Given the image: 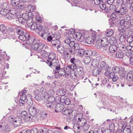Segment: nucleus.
<instances>
[{
    "label": "nucleus",
    "instance_id": "nucleus-1",
    "mask_svg": "<svg viewBox=\"0 0 133 133\" xmlns=\"http://www.w3.org/2000/svg\"><path fill=\"white\" fill-rule=\"evenodd\" d=\"M57 50L60 54L64 53V57L67 59H69L71 57V55L75 53V51L72 48H65L61 45H58Z\"/></svg>",
    "mask_w": 133,
    "mask_h": 133
},
{
    "label": "nucleus",
    "instance_id": "nucleus-2",
    "mask_svg": "<svg viewBox=\"0 0 133 133\" xmlns=\"http://www.w3.org/2000/svg\"><path fill=\"white\" fill-rule=\"evenodd\" d=\"M51 98H49V101L47 100L45 103V105L48 109L52 110L54 109L55 106V104L61 103L62 97L56 96L55 98L51 97Z\"/></svg>",
    "mask_w": 133,
    "mask_h": 133
},
{
    "label": "nucleus",
    "instance_id": "nucleus-3",
    "mask_svg": "<svg viewBox=\"0 0 133 133\" xmlns=\"http://www.w3.org/2000/svg\"><path fill=\"white\" fill-rule=\"evenodd\" d=\"M123 120L121 117H117L112 120L110 123L109 124V127L110 130L114 131L115 128L117 126L120 127L122 123H123Z\"/></svg>",
    "mask_w": 133,
    "mask_h": 133
},
{
    "label": "nucleus",
    "instance_id": "nucleus-4",
    "mask_svg": "<svg viewBox=\"0 0 133 133\" xmlns=\"http://www.w3.org/2000/svg\"><path fill=\"white\" fill-rule=\"evenodd\" d=\"M16 32L19 36L18 38L22 41H24L26 37L29 36L28 33H24L23 29L20 26H16L15 28Z\"/></svg>",
    "mask_w": 133,
    "mask_h": 133
},
{
    "label": "nucleus",
    "instance_id": "nucleus-5",
    "mask_svg": "<svg viewBox=\"0 0 133 133\" xmlns=\"http://www.w3.org/2000/svg\"><path fill=\"white\" fill-rule=\"evenodd\" d=\"M44 45L42 43H40L38 41H37L35 45H31V49L32 50H36L39 53L43 50L42 49L44 47Z\"/></svg>",
    "mask_w": 133,
    "mask_h": 133
},
{
    "label": "nucleus",
    "instance_id": "nucleus-6",
    "mask_svg": "<svg viewBox=\"0 0 133 133\" xmlns=\"http://www.w3.org/2000/svg\"><path fill=\"white\" fill-rule=\"evenodd\" d=\"M33 14L31 12L28 13H25L22 14V16L19 17L18 21L19 23L21 24H24L26 23V21L29 18L30 16H31Z\"/></svg>",
    "mask_w": 133,
    "mask_h": 133
},
{
    "label": "nucleus",
    "instance_id": "nucleus-7",
    "mask_svg": "<svg viewBox=\"0 0 133 133\" xmlns=\"http://www.w3.org/2000/svg\"><path fill=\"white\" fill-rule=\"evenodd\" d=\"M29 111L30 115L31 117V119H33L34 120H37V116L36 115V113L38 112L39 110H37L35 106H32L30 107Z\"/></svg>",
    "mask_w": 133,
    "mask_h": 133
},
{
    "label": "nucleus",
    "instance_id": "nucleus-8",
    "mask_svg": "<svg viewBox=\"0 0 133 133\" xmlns=\"http://www.w3.org/2000/svg\"><path fill=\"white\" fill-rule=\"evenodd\" d=\"M77 121H78V123L82 121L83 122L82 123H84V124L83 125L81 126L82 129L84 131H86L89 128L90 125L88 124L87 123L85 119L84 118H81L80 117H78Z\"/></svg>",
    "mask_w": 133,
    "mask_h": 133
},
{
    "label": "nucleus",
    "instance_id": "nucleus-9",
    "mask_svg": "<svg viewBox=\"0 0 133 133\" xmlns=\"http://www.w3.org/2000/svg\"><path fill=\"white\" fill-rule=\"evenodd\" d=\"M84 72L83 68L80 66L77 65L75 67L74 72V76H78V75H83Z\"/></svg>",
    "mask_w": 133,
    "mask_h": 133
},
{
    "label": "nucleus",
    "instance_id": "nucleus-10",
    "mask_svg": "<svg viewBox=\"0 0 133 133\" xmlns=\"http://www.w3.org/2000/svg\"><path fill=\"white\" fill-rule=\"evenodd\" d=\"M55 72L56 73H58L59 76H67L66 75L65 70L63 68H61L60 66H59L56 68Z\"/></svg>",
    "mask_w": 133,
    "mask_h": 133
},
{
    "label": "nucleus",
    "instance_id": "nucleus-11",
    "mask_svg": "<svg viewBox=\"0 0 133 133\" xmlns=\"http://www.w3.org/2000/svg\"><path fill=\"white\" fill-rule=\"evenodd\" d=\"M21 118H22L25 122H29L31 121V117L28 115L27 112L25 111H22L21 113Z\"/></svg>",
    "mask_w": 133,
    "mask_h": 133
},
{
    "label": "nucleus",
    "instance_id": "nucleus-12",
    "mask_svg": "<svg viewBox=\"0 0 133 133\" xmlns=\"http://www.w3.org/2000/svg\"><path fill=\"white\" fill-rule=\"evenodd\" d=\"M25 41L26 43L28 45L32 44V45H35L37 41L35 40L34 37H31L29 35V36L26 37V39Z\"/></svg>",
    "mask_w": 133,
    "mask_h": 133
},
{
    "label": "nucleus",
    "instance_id": "nucleus-13",
    "mask_svg": "<svg viewBox=\"0 0 133 133\" xmlns=\"http://www.w3.org/2000/svg\"><path fill=\"white\" fill-rule=\"evenodd\" d=\"M8 12L11 13L13 16H14V17L15 18H18L21 15V14L19 11L13 8H10L8 11Z\"/></svg>",
    "mask_w": 133,
    "mask_h": 133
},
{
    "label": "nucleus",
    "instance_id": "nucleus-14",
    "mask_svg": "<svg viewBox=\"0 0 133 133\" xmlns=\"http://www.w3.org/2000/svg\"><path fill=\"white\" fill-rule=\"evenodd\" d=\"M123 123L121 125V130L123 133H133V132L131 130V128L129 127L124 126Z\"/></svg>",
    "mask_w": 133,
    "mask_h": 133
},
{
    "label": "nucleus",
    "instance_id": "nucleus-15",
    "mask_svg": "<svg viewBox=\"0 0 133 133\" xmlns=\"http://www.w3.org/2000/svg\"><path fill=\"white\" fill-rule=\"evenodd\" d=\"M129 7L127 5L122 4L119 9L120 11V15H123L127 14L128 12L127 8Z\"/></svg>",
    "mask_w": 133,
    "mask_h": 133
},
{
    "label": "nucleus",
    "instance_id": "nucleus-16",
    "mask_svg": "<svg viewBox=\"0 0 133 133\" xmlns=\"http://www.w3.org/2000/svg\"><path fill=\"white\" fill-rule=\"evenodd\" d=\"M99 67L101 68V70H105L111 69V67L107 64L105 62L102 61L99 63Z\"/></svg>",
    "mask_w": 133,
    "mask_h": 133
},
{
    "label": "nucleus",
    "instance_id": "nucleus-17",
    "mask_svg": "<svg viewBox=\"0 0 133 133\" xmlns=\"http://www.w3.org/2000/svg\"><path fill=\"white\" fill-rule=\"evenodd\" d=\"M64 105L61 103L55 104V106L54 107L55 112H56L61 111L64 108Z\"/></svg>",
    "mask_w": 133,
    "mask_h": 133
},
{
    "label": "nucleus",
    "instance_id": "nucleus-18",
    "mask_svg": "<svg viewBox=\"0 0 133 133\" xmlns=\"http://www.w3.org/2000/svg\"><path fill=\"white\" fill-rule=\"evenodd\" d=\"M73 36L76 40L81 42L83 41L84 38V37L82 36L81 33L79 32L76 33Z\"/></svg>",
    "mask_w": 133,
    "mask_h": 133
},
{
    "label": "nucleus",
    "instance_id": "nucleus-19",
    "mask_svg": "<svg viewBox=\"0 0 133 133\" xmlns=\"http://www.w3.org/2000/svg\"><path fill=\"white\" fill-rule=\"evenodd\" d=\"M39 92V90H35L34 91V94L35 96V99L38 101H40L42 100L43 98V96H41L39 94L38 95V93Z\"/></svg>",
    "mask_w": 133,
    "mask_h": 133
},
{
    "label": "nucleus",
    "instance_id": "nucleus-20",
    "mask_svg": "<svg viewBox=\"0 0 133 133\" xmlns=\"http://www.w3.org/2000/svg\"><path fill=\"white\" fill-rule=\"evenodd\" d=\"M70 62L72 63L71 64L75 67L81 63L80 61L75 59L74 57L71 58Z\"/></svg>",
    "mask_w": 133,
    "mask_h": 133
},
{
    "label": "nucleus",
    "instance_id": "nucleus-21",
    "mask_svg": "<svg viewBox=\"0 0 133 133\" xmlns=\"http://www.w3.org/2000/svg\"><path fill=\"white\" fill-rule=\"evenodd\" d=\"M67 91L66 89L63 88L58 89L56 92L57 95L59 96H63L66 93Z\"/></svg>",
    "mask_w": 133,
    "mask_h": 133
},
{
    "label": "nucleus",
    "instance_id": "nucleus-22",
    "mask_svg": "<svg viewBox=\"0 0 133 133\" xmlns=\"http://www.w3.org/2000/svg\"><path fill=\"white\" fill-rule=\"evenodd\" d=\"M9 119L10 120L11 122L12 123L15 127H17L20 124H17V122L16 121L15 118L13 116H10L9 117Z\"/></svg>",
    "mask_w": 133,
    "mask_h": 133
},
{
    "label": "nucleus",
    "instance_id": "nucleus-23",
    "mask_svg": "<svg viewBox=\"0 0 133 133\" xmlns=\"http://www.w3.org/2000/svg\"><path fill=\"white\" fill-rule=\"evenodd\" d=\"M101 68L98 66L94 68L92 70V74L95 76H96L98 75L101 72Z\"/></svg>",
    "mask_w": 133,
    "mask_h": 133
},
{
    "label": "nucleus",
    "instance_id": "nucleus-24",
    "mask_svg": "<svg viewBox=\"0 0 133 133\" xmlns=\"http://www.w3.org/2000/svg\"><path fill=\"white\" fill-rule=\"evenodd\" d=\"M40 91L41 94L43 96L44 102L45 104L46 102V89L43 88H42L40 89Z\"/></svg>",
    "mask_w": 133,
    "mask_h": 133
},
{
    "label": "nucleus",
    "instance_id": "nucleus-25",
    "mask_svg": "<svg viewBox=\"0 0 133 133\" xmlns=\"http://www.w3.org/2000/svg\"><path fill=\"white\" fill-rule=\"evenodd\" d=\"M52 56L53 58H52V60H51L52 66H55L56 68L58 66H60V64L59 63L58 60L55 58V57L53 55Z\"/></svg>",
    "mask_w": 133,
    "mask_h": 133
},
{
    "label": "nucleus",
    "instance_id": "nucleus-26",
    "mask_svg": "<svg viewBox=\"0 0 133 133\" xmlns=\"http://www.w3.org/2000/svg\"><path fill=\"white\" fill-rule=\"evenodd\" d=\"M97 55V53L96 51L92 52L91 50H87L85 51V56H90L92 55L93 56L96 55Z\"/></svg>",
    "mask_w": 133,
    "mask_h": 133
},
{
    "label": "nucleus",
    "instance_id": "nucleus-27",
    "mask_svg": "<svg viewBox=\"0 0 133 133\" xmlns=\"http://www.w3.org/2000/svg\"><path fill=\"white\" fill-rule=\"evenodd\" d=\"M117 45L118 49L121 51H125L127 49V47L121 43H118Z\"/></svg>",
    "mask_w": 133,
    "mask_h": 133
},
{
    "label": "nucleus",
    "instance_id": "nucleus-28",
    "mask_svg": "<svg viewBox=\"0 0 133 133\" xmlns=\"http://www.w3.org/2000/svg\"><path fill=\"white\" fill-rule=\"evenodd\" d=\"M55 93L53 89H50L49 90L48 92V96H46V102L47 100L49 101V98H51V97H54V96H53Z\"/></svg>",
    "mask_w": 133,
    "mask_h": 133
},
{
    "label": "nucleus",
    "instance_id": "nucleus-29",
    "mask_svg": "<svg viewBox=\"0 0 133 133\" xmlns=\"http://www.w3.org/2000/svg\"><path fill=\"white\" fill-rule=\"evenodd\" d=\"M61 103L65 104L66 105L69 104L70 103V100L68 98L66 97H62Z\"/></svg>",
    "mask_w": 133,
    "mask_h": 133
},
{
    "label": "nucleus",
    "instance_id": "nucleus-30",
    "mask_svg": "<svg viewBox=\"0 0 133 133\" xmlns=\"http://www.w3.org/2000/svg\"><path fill=\"white\" fill-rule=\"evenodd\" d=\"M117 45H111L109 46V50L111 53H114L117 51Z\"/></svg>",
    "mask_w": 133,
    "mask_h": 133
},
{
    "label": "nucleus",
    "instance_id": "nucleus-31",
    "mask_svg": "<svg viewBox=\"0 0 133 133\" xmlns=\"http://www.w3.org/2000/svg\"><path fill=\"white\" fill-rule=\"evenodd\" d=\"M34 17L33 15L31 16H30L29 18L26 21V23L27 25L28 26H30L32 24L34 23L33 22V18Z\"/></svg>",
    "mask_w": 133,
    "mask_h": 133
},
{
    "label": "nucleus",
    "instance_id": "nucleus-32",
    "mask_svg": "<svg viewBox=\"0 0 133 133\" xmlns=\"http://www.w3.org/2000/svg\"><path fill=\"white\" fill-rule=\"evenodd\" d=\"M95 37L92 36H89L86 39L85 42L88 44H91L95 41Z\"/></svg>",
    "mask_w": 133,
    "mask_h": 133
},
{
    "label": "nucleus",
    "instance_id": "nucleus-33",
    "mask_svg": "<svg viewBox=\"0 0 133 133\" xmlns=\"http://www.w3.org/2000/svg\"><path fill=\"white\" fill-rule=\"evenodd\" d=\"M64 42L70 47L69 48H73V45L75 43L73 41H71L69 39H66L64 40Z\"/></svg>",
    "mask_w": 133,
    "mask_h": 133
},
{
    "label": "nucleus",
    "instance_id": "nucleus-34",
    "mask_svg": "<svg viewBox=\"0 0 133 133\" xmlns=\"http://www.w3.org/2000/svg\"><path fill=\"white\" fill-rule=\"evenodd\" d=\"M100 62L99 60L97 59H94L92 61L91 63V65L93 67H96L98 66H99V63Z\"/></svg>",
    "mask_w": 133,
    "mask_h": 133
},
{
    "label": "nucleus",
    "instance_id": "nucleus-35",
    "mask_svg": "<svg viewBox=\"0 0 133 133\" xmlns=\"http://www.w3.org/2000/svg\"><path fill=\"white\" fill-rule=\"evenodd\" d=\"M8 28L4 25L1 24L0 25V30L3 34H5L7 31Z\"/></svg>",
    "mask_w": 133,
    "mask_h": 133
},
{
    "label": "nucleus",
    "instance_id": "nucleus-36",
    "mask_svg": "<svg viewBox=\"0 0 133 133\" xmlns=\"http://www.w3.org/2000/svg\"><path fill=\"white\" fill-rule=\"evenodd\" d=\"M132 26H133V18L128 22L127 24L126 25H124V28L128 29L130 28Z\"/></svg>",
    "mask_w": 133,
    "mask_h": 133
},
{
    "label": "nucleus",
    "instance_id": "nucleus-37",
    "mask_svg": "<svg viewBox=\"0 0 133 133\" xmlns=\"http://www.w3.org/2000/svg\"><path fill=\"white\" fill-rule=\"evenodd\" d=\"M114 33L113 30L109 29L107 30V32L105 35L107 37H110L112 36Z\"/></svg>",
    "mask_w": 133,
    "mask_h": 133
},
{
    "label": "nucleus",
    "instance_id": "nucleus-38",
    "mask_svg": "<svg viewBox=\"0 0 133 133\" xmlns=\"http://www.w3.org/2000/svg\"><path fill=\"white\" fill-rule=\"evenodd\" d=\"M20 1V0H11V4L12 6H16L18 5V7H19Z\"/></svg>",
    "mask_w": 133,
    "mask_h": 133
},
{
    "label": "nucleus",
    "instance_id": "nucleus-39",
    "mask_svg": "<svg viewBox=\"0 0 133 133\" xmlns=\"http://www.w3.org/2000/svg\"><path fill=\"white\" fill-rule=\"evenodd\" d=\"M124 55V53L122 52L118 51L116 54V57L119 59H122Z\"/></svg>",
    "mask_w": 133,
    "mask_h": 133
},
{
    "label": "nucleus",
    "instance_id": "nucleus-40",
    "mask_svg": "<svg viewBox=\"0 0 133 133\" xmlns=\"http://www.w3.org/2000/svg\"><path fill=\"white\" fill-rule=\"evenodd\" d=\"M112 71L113 72L112 73H114V74L115 73L117 74L120 72V69L118 67L115 66L112 68Z\"/></svg>",
    "mask_w": 133,
    "mask_h": 133
},
{
    "label": "nucleus",
    "instance_id": "nucleus-41",
    "mask_svg": "<svg viewBox=\"0 0 133 133\" xmlns=\"http://www.w3.org/2000/svg\"><path fill=\"white\" fill-rule=\"evenodd\" d=\"M117 40L116 38L114 37H111L109 41V44L111 45H115L116 43Z\"/></svg>",
    "mask_w": 133,
    "mask_h": 133
},
{
    "label": "nucleus",
    "instance_id": "nucleus-42",
    "mask_svg": "<svg viewBox=\"0 0 133 133\" xmlns=\"http://www.w3.org/2000/svg\"><path fill=\"white\" fill-rule=\"evenodd\" d=\"M52 45L54 47H56V46L59 45L60 41L58 40L55 39L52 40L51 42Z\"/></svg>",
    "mask_w": 133,
    "mask_h": 133
},
{
    "label": "nucleus",
    "instance_id": "nucleus-43",
    "mask_svg": "<svg viewBox=\"0 0 133 133\" xmlns=\"http://www.w3.org/2000/svg\"><path fill=\"white\" fill-rule=\"evenodd\" d=\"M105 2L104 1H102L101 3L99 4V8L102 10H105L106 8V5L105 3Z\"/></svg>",
    "mask_w": 133,
    "mask_h": 133
},
{
    "label": "nucleus",
    "instance_id": "nucleus-44",
    "mask_svg": "<svg viewBox=\"0 0 133 133\" xmlns=\"http://www.w3.org/2000/svg\"><path fill=\"white\" fill-rule=\"evenodd\" d=\"M65 68V70L66 73V76H67L70 74L71 76L73 77L74 76V73H71V71L70 70V69L69 68H67V67H66V66Z\"/></svg>",
    "mask_w": 133,
    "mask_h": 133
},
{
    "label": "nucleus",
    "instance_id": "nucleus-45",
    "mask_svg": "<svg viewBox=\"0 0 133 133\" xmlns=\"http://www.w3.org/2000/svg\"><path fill=\"white\" fill-rule=\"evenodd\" d=\"M111 75V76H110V78H111L112 79V80L113 81H116L118 78V76L117 75H116L114 73H112Z\"/></svg>",
    "mask_w": 133,
    "mask_h": 133
},
{
    "label": "nucleus",
    "instance_id": "nucleus-46",
    "mask_svg": "<svg viewBox=\"0 0 133 133\" xmlns=\"http://www.w3.org/2000/svg\"><path fill=\"white\" fill-rule=\"evenodd\" d=\"M83 61L85 64H88L90 62L91 58L89 56H85V57L84 58Z\"/></svg>",
    "mask_w": 133,
    "mask_h": 133
},
{
    "label": "nucleus",
    "instance_id": "nucleus-47",
    "mask_svg": "<svg viewBox=\"0 0 133 133\" xmlns=\"http://www.w3.org/2000/svg\"><path fill=\"white\" fill-rule=\"evenodd\" d=\"M85 50L82 49H79L78 52V54L80 56H85Z\"/></svg>",
    "mask_w": 133,
    "mask_h": 133
},
{
    "label": "nucleus",
    "instance_id": "nucleus-48",
    "mask_svg": "<svg viewBox=\"0 0 133 133\" xmlns=\"http://www.w3.org/2000/svg\"><path fill=\"white\" fill-rule=\"evenodd\" d=\"M132 72H129L128 73H127V75L126 77V79L128 81H132L133 74H131Z\"/></svg>",
    "mask_w": 133,
    "mask_h": 133
},
{
    "label": "nucleus",
    "instance_id": "nucleus-49",
    "mask_svg": "<svg viewBox=\"0 0 133 133\" xmlns=\"http://www.w3.org/2000/svg\"><path fill=\"white\" fill-rule=\"evenodd\" d=\"M111 69L105 70V72L104 73V75L107 76H109L110 77V76H111L112 72L111 70Z\"/></svg>",
    "mask_w": 133,
    "mask_h": 133
},
{
    "label": "nucleus",
    "instance_id": "nucleus-50",
    "mask_svg": "<svg viewBox=\"0 0 133 133\" xmlns=\"http://www.w3.org/2000/svg\"><path fill=\"white\" fill-rule=\"evenodd\" d=\"M41 55H42L44 57L46 58L49 55V53H47L44 50H42L41 52H39Z\"/></svg>",
    "mask_w": 133,
    "mask_h": 133
},
{
    "label": "nucleus",
    "instance_id": "nucleus-51",
    "mask_svg": "<svg viewBox=\"0 0 133 133\" xmlns=\"http://www.w3.org/2000/svg\"><path fill=\"white\" fill-rule=\"evenodd\" d=\"M5 16L8 19H11L15 18L14 17V16L12 15L11 13H9V12H8V13L6 14Z\"/></svg>",
    "mask_w": 133,
    "mask_h": 133
},
{
    "label": "nucleus",
    "instance_id": "nucleus-52",
    "mask_svg": "<svg viewBox=\"0 0 133 133\" xmlns=\"http://www.w3.org/2000/svg\"><path fill=\"white\" fill-rule=\"evenodd\" d=\"M18 124H20L22 123V118L20 116H17L15 117Z\"/></svg>",
    "mask_w": 133,
    "mask_h": 133
},
{
    "label": "nucleus",
    "instance_id": "nucleus-53",
    "mask_svg": "<svg viewBox=\"0 0 133 133\" xmlns=\"http://www.w3.org/2000/svg\"><path fill=\"white\" fill-rule=\"evenodd\" d=\"M72 48L73 49L74 51L75 50H79L80 49L79 44L77 43L75 44L74 43L73 45V48Z\"/></svg>",
    "mask_w": 133,
    "mask_h": 133
},
{
    "label": "nucleus",
    "instance_id": "nucleus-54",
    "mask_svg": "<svg viewBox=\"0 0 133 133\" xmlns=\"http://www.w3.org/2000/svg\"><path fill=\"white\" fill-rule=\"evenodd\" d=\"M38 23L34 22L33 24H32L30 26L31 27V28L32 30H35L37 27V25Z\"/></svg>",
    "mask_w": 133,
    "mask_h": 133
},
{
    "label": "nucleus",
    "instance_id": "nucleus-55",
    "mask_svg": "<svg viewBox=\"0 0 133 133\" xmlns=\"http://www.w3.org/2000/svg\"><path fill=\"white\" fill-rule=\"evenodd\" d=\"M132 3H133V0H126L125 3L123 4H126L129 7Z\"/></svg>",
    "mask_w": 133,
    "mask_h": 133
},
{
    "label": "nucleus",
    "instance_id": "nucleus-56",
    "mask_svg": "<svg viewBox=\"0 0 133 133\" xmlns=\"http://www.w3.org/2000/svg\"><path fill=\"white\" fill-rule=\"evenodd\" d=\"M43 28V26L40 25L39 23H38L37 25V27L35 30L41 31Z\"/></svg>",
    "mask_w": 133,
    "mask_h": 133
},
{
    "label": "nucleus",
    "instance_id": "nucleus-57",
    "mask_svg": "<svg viewBox=\"0 0 133 133\" xmlns=\"http://www.w3.org/2000/svg\"><path fill=\"white\" fill-rule=\"evenodd\" d=\"M114 8V11H115L114 13H116V14L117 13H119V14H120V10H118L116 8V7L114 5H112V6H110V9H111V8Z\"/></svg>",
    "mask_w": 133,
    "mask_h": 133
},
{
    "label": "nucleus",
    "instance_id": "nucleus-58",
    "mask_svg": "<svg viewBox=\"0 0 133 133\" xmlns=\"http://www.w3.org/2000/svg\"><path fill=\"white\" fill-rule=\"evenodd\" d=\"M77 111L75 110H73L71 111V112L70 114L74 117V118L77 115Z\"/></svg>",
    "mask_w": 133,
    "mask_h": 133
},
{
    "label": "nucleus",
    "instance_id": "nucleus-59",
    "mask_svg": "<svg viewBox=\"0 0 133 133\" xmlns=\"http://www.w3.org/2000/svg\"><path fill=\"white\" fill-rule=\"evenodd\" d=\"M133 41V35H132L129 36L127 39V41L130 44V43Z\"/></svg>",
    "mask_w": 133,
    "mask_h": 133
},
{
    "label": "nucleus",
    "instance_id": "nucleus-60",
    "mask_svg": "<svg viewBox=\"0 0 133 133\" xmlns=\"http://www.w3.org/2000/svg\"><path fill=\"white\" fill-rule=\"evenodd\" d=\"M126 37L124 35H122L120 37L119 40L122 43L124 42L125 40Z\"/></svg>",
    "mask_w": 133,
    "mask_h": 133
},
{
    "label": "nucleus",
    "instance_id": "nucleus-61",
    "mask_svg": "<svg viewBox=\"0 0 133 133\" xmlns=\"http://www.w3.org/2000/svg\"><path fill=\"white\" fill-rule=\"evenodd\" d=\"M124 19L126 21V23L124 25H126L127 24L128 22H129L131 20V17L129 15H127L125 16V19Z\"/></svg>",
    "mask_w": 133,
    "mask_h": 133
},
{
    "label": "nucleus",
    "instance_id": "nucleus-62",
    "mask_svg": "<svg viewBox=\"0 0 133 133\" xmlns=\"http://www.w3.org/2000/svg\"><path fill=\"white\" fill-rule=\"evenodd\" d=\"M71 110L69 109L64 110L62 112L63 114L64 115H68L70 113V112H71Z\"/></svg>",
    "mask_w": 133,
    "mask_h": 133
},
{
    "label": "nucleus",
    "instance_id": "nucleus-63",
    "mask_svg": "<svg viewBox=\"0 0 133 133\" xmlns=\"http://www.w3.org/2000/svg\"><path fill=\"white\" fill-rule=\"evenodd\" d=\"M7 10L5 9H2L0 11V14L2 15H5L6 14V11Z\"/></svg>",
    "mask_w": 133,
    "mask_h": 133
},
{
    "label": "nucleus",
    "instance_id": "nucleus-64",
    "mask_svg": "<svg viewBox=\"0 0 133 133\" xmlns=\"http://www.w3.org/2000/svg\"><path fill=\"white\" fill-rule=\"evenodd\" d=\"M108 41L107 38L106 37H103L101 40V45L104 44L105 43Z\"/></svg>",
    "mask_w": 133,
    "mask_h": 133
}]
</instances>
